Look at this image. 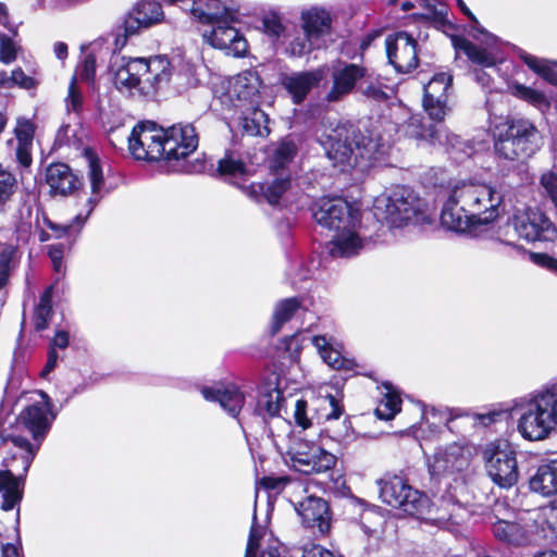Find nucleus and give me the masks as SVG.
<instances>
[{"mask_svg":"<svg viewBox=\"0 0 557 557\" xmlns=\"http://www.w3.org/2000/svg\"><path fill=\"white\" fill-rule=\"evenodd\" d=\"M329 139L327 154L338 164H348L354 158L355 165L364 161V165L368 166L379 161L383 154L384 145L381 143V137L373 138L370 134L362 133L350 121L338 122Z\"/></svg>","mask_w":557,"mask_h":557,"instance_id":"f257e3e1","label":"nucleus"},{"mask_svg":"<svg viewBox=\"0 0 557 557\" xmlns=\"http://www.w3.org/2000/svg\"><path fill=\"white\" fill-rule=\"evenodd\" d=\"M495 153L506 160L530 158L543 146V136L527 119L497 124L493 131Z\"/></svg>","mask_w":557,"mask_h":557,"instance_id":"f03ea898","label":"nucleus"},{"mask_svg":"<svg viewBox=\"0 0 557 557\" xmlns=\"http://www.w3.org/2000/svg\"><path fill=\"white\" fill-rule=\"evenodd\" d=\"M557 425V383L533 396L522 407L518 431L529 441L545 440Z\"/></svg>","mask_w":557,"mask_h":557,"instance_id":"7ed1b4c3","label":"nucleus"},{"mask_svg":"<svg viewBox=\"0 0 557 557\" xmlns=\"http://www.w3.org/2000/svg\"><path fill=\"white\" fill-rule=\"evenodd\" d=\"M481 198L472 185L455 186L441 211V223L455 232H472L487 218H480Z\"/></svg>","mask_w":557,"mask_h":557,"instance_id":"20e7f679","label":"nucleus"},{"mask_svg":"<svg viewBox=\"0 0 557 557\" xmlns=\"http://www.w3.org/2000/svg\"><path fill=\"white\" fill-rule=\"evenodd\" d=\"M377 485L380 498L386 505L417 519H425L431 513L432 502L429 496L413 488L405 475L385 473L377 480Z\"/></svg>","mask_w":557,"mask_h":557,"instance_id":"39448f33","label":"nucleus"},{"mask_svg":"<svg viewBox=\"0 0 557 557\" xmlns=\"http://www.w3.org/2000/svg\"><path fill=\"white\" fill-rule=\"evenodd\" d=\"M387 214L392 224L401 227L408 224L433 225L435 214L411 188L401 187L389 198Z\"/></svg>","mask_w":557,"mask_h":557,"instance_id":"423d86ee","label":"nucleus"},{"mask_svg":"<svg viewBox=\"0 0 557 557\" xmlns=\"http://www.w3.org/2000/svg\"><path fill=\"white\" fill-rule=\"evenodd\" d=\"M471 454L468 447L454 442L444 447H437L428 463L430 480L441 484L443 480L457 481L468 470Z\"/></svg>","mask_w":557,"mask_h":557,"instance_id":"0eeeda50","label":"nucleus"},{"mask_svg":"<svg viewBox=\"0 0 557 557\" xmlns=\"http://www.w3.org/2000/svg\"><path fill=\"white\" fill-rule=\"evenodd\" d=\"M164 127L153 121L137 123L128 138V148L136 160L165 161Z\"/></svg>","mask_w":557,"mask_h":557,"instance_id":"6e6552de","label":"nucleus"},{"mask_svg":"<svg viewBox=\"0 0 557 557\" xmlns=\"http://www.w3.org/2000/svg\"><path fill=\"white\" fill-rule=\"evenodd\" d=\"M490 478L497 486L506 490L518 482L516 450L505 438L490 443Z\"/></svg>","mask_w":557,"mask_h":557,"instance_id":"1a4fd4ad","label":"nucleus"},{"mask_svg":"<svg viewBox=\"0 0 557 557\" xmlns=\"http://www.w3.org/2000/svg\"><path fill=\"white\" fill-rule=\"evenodd\" d=\"M419 44L411 34L406 30H398L385 38V52L388 64L397 73L408 74L419 66L418 57Z\"/></svg>","mask_w":557,"mask_h":557,"instance_id":"9d476101","label":"nucleus"},{"mask_svg":"<svg viewBox=\"0 0 557 557\" xmlns=\"http://www.w3.org/2000/svg\"><path fill=\"white\" fill-rule=\"evenodd\" d=\"M188 172L208 173L211 176L222 180L243 191L245 185L237 182L248 174V168L245 161L236 159L232 150H226L224 156L218 160L214 165L211 159L206 156L197 158L191 164Z\"/></svg>","mask_w":557,"mask_h":557,"instance_id":"9b49d317","label":"nucleus"},{"mask_svg":"<svg viewBox=\"0 0 557 557\" xmlns=\"http://www.w3.org/2000/svg\"><path fill=\"white\" fill-rule=\"evenodd\" d=\"M290 460L296 471L310 475L332 470L336 466L337 457L320 445L300 441L296 443Z\"/></svg>","mask_w":557,"mask_h":557,"instance_id":"f8f14e48","label":"nucleus"},{"mask_svg":"<svg viewBox=\"0 0 557 557\" xmlns=\"http://www.w3.org/2000/svg\"><path fill=\"white\" fill-rule=\"evenodd\" d=\"M165 161L186 160L199 145V134L193 123H175L164 127Z\"/></svg>","mask_w":557,"mask_h":557,"instance_id":"ddd939ff","label":"nucleus"},{"mask_svg":"<svg viewBox=\"0 0 557 557\" xmlns=\"http://www.w3.org/2000/svg\"><path fill=\"white\" fill-rule=\"evenodd\" d=\"M284 403V392L280 387L278 376L268 375L257 385L253 414L260 418L263 423H269L274 418L281 416Z\"/></svg>","mask_w":557,"mask_h":557,"instance_id":"4468645a","label":"nucleus"},{"mask_svg":"<svg viewBox=\"0 0 557 557\" xmlns=\"http://www.w3.org/2000/svg\"><path fill=\"white\" fill-rule=\"evenodd\" d=\"M453 85V75L446 72L435 73L423 87V109L429 117L441 123L447 111L448 90Z\"/></svg>","mask_w":557,"mask_h":557,"instance_id":"2eb2a0df","label":"nucleus"},{"mask_svg":"<svg viewBox=\"0 0 557 557\" xmlns=\"http://www.w3.org/2000/svg\"><path fill=\"white\" fill-rule=\"evenodd\" d=\"M164 20V12L160 2L154 0H139L133 9L125 15L120 28L124 44L128 37L139 33L143 28H149L160 24Z\"/></svg>","mask_w":557,"mask_h":557,"instance_id":"dca6fc26","label":"nucleus"},{"mask_svg":"<svg viewBox=\"0 0 557 557\" xmlns=\"http://www.w3.org/2000/svg\"><path fill=\"white\" fill-rule=\"evenodd\" d=\"M512 231L528 242L554 240L557 230L550 220L537 210L529 209L513 216Z\"/></svg>","mask_w":557,"mask_h":557,"instance_id":"f3484780","label":"nucleus"},{"mask_svg":"<svg viewBox=\"0 0 557 557\" xmlns=\"http://www.w3.org/2000/svg\"><path fill=\"white\" fill-rule=\"evenodd\" d=\"M296 511L306 529H310L320 535L330 533L332 510L324 498L310 495L298 503Z\"/></svg>","mask_w":557,"mask_h":557,"instance_id":"a211bd4d","label":"nucleus"},{"mask_svg":"<svg viewBox=\"0 0 557 557\" xmlns=\"http://www.w3.org/2000/svg\"><path fill=\"white\" fill-rule=\"evenodd\" d=\"M313 218L321 226L336 232L352 226L351 206L341 197L322 199Z\"/></svg>","mask_w":557,"mask_h":557,"instance_id":"6ab92c4d","label":"nucleus"},{"mask_svg":"<svg viewBox=\"0 0 557 557\" xmlns=\"http://www.w3.org/2000/svg\"><path fill=\"white\" fill-rule=\"evenodd\" d=\"M45 182L51 197H69L83 188V177L78 176L65 162H52L45 171Z\"/></svg>","mask_w":557,"mask_h":557,"instance_id":"aec40b11","label":"nucleus"},{"mask_svg":"<svg viewBox=\"0 0 557 557\" xmlns=\"http://www.w3.org/2000/svg\"><path fill=\"white\" fill-rule=\"evenodd\" d=\"M173 65L168 55L157 54L146 58L144 85L140 92L145 96H156L169 86L173 74Z\"/></svg>","mask_w":557,"mask_h":557,"instance_id":"412c9836","label":"nucleus"},{"mask_svg":"<svg viewBox=\"0 0 557 557\" xmlns=\"http://www.w3.org/2000/svg\"><path fill=\"white\" fill-rule=\"evenodd\" d=\"M495 521L490 520L493 525V534L496 540L505 544L522 545L527 541L523 528L513 521H509L507 517L512 515L509 505L506 502L496 500L492 507Z\"/></svg>","mask_w":557,"mask_h":557,"instance_id":"4be33fe9","label":"nucleus"},{"mask_svg":"<svg viewBox=\"0 0 557 557\" xmlns=\"http://www.w3.org/2000/svg\"><path fill=\"white\" fill-rule=\"evenodd\" d=\"M367 74L368 69L362 64L344 62L342 67L332 72V87L325 96L326 101L336 102L351 94Z\"/></svg>","mask_w":557,"mask_h":557,"instance_id":"5701e85b","label":"nucleus"},{"mask_svg":"<svg viewBox=\"0 0 557 557\" xmlns=\"http://www.w3.org/2000/svg\"><path fill=\"white\" fill-rule=\"evenodd\" d=\"M292 188L290 174L274 175L271 182L251 183L243 187V193L256 202L277 206L283 195Z\"/></svg>","mask_w":557,"mask_h":557,"instance_id":"b1692460","label":"nucleus"},{"mask_svg":"<svg viewBox=\"0 0 557 557\" xmlns=\"http://www.w3.org/2000/svg\"><path fill=\"white\" fill-rule=\"evenodd\" d=\"M201 395L208 401L219 403L233 418H237L245 405L244 392L234 383H219L214 386H203Z\"/></svg>","mask_w":557,"mask_h":557,"instance_id":"393cba45","label":"nucleus"},{"mask_svg":"<svg viewBox=\"0 0 557 557\" xmlns=\"http://www.w3.org/2000/svg\"><path fill=\"white\" fill-rule=\"evenodd\" d=\"M454 48L467 57L469 75L482 87L487 85V48L478 46L467 38H454Z\"/></svg>","mask_w":557,"mask_h":557,"instance_id":"a878e982","label":"nucleus"},{"mask_svg":"<svg viewBox=\"0 0 557 557\" xmlns=\"http://www.w3.org/2000/svg\"><path fill=\"white\" fill-rule=\"evenodd\" d=\"M323 79L322 70L304 71L286 75L282 78V85L289 94L294 104L302 103L309 92L318 87Z\"/></svg>","mask_w":557,"mask_h":557,"instance_id":"bb28decb","label":"nucleus"},{"mask_svg":"<svg viewBox=\"0 0 557 557\" xmlns=\"http://www.w3.org/2000/svg\"><path fill=\"white\" fill-rule=\"evenodd\" d=\"M49 407V403H35L26 406L17 417L18 423L32 434L34 441L45 438L50 429Z\"/></svg>","mask_w":557,"mask_h":557,"instance_id":"cd10ccee","label":"nucleus"},{"mask_svg":"<svg viewBox=\"0 0 557 557\" xmlns=\"http://www.w3.org/2000/svg\"><path fill=\"white\" fill-rule=\"evenodd\" d=\"M190 13L205 25L237 21L234 11L227 8L222 0H195Z\"/></svg>","mask_w":557,"mask_h":557,"instance_id":"c85d7f7f","label":"nucleus"},{"mask_svg":"<svg viewBox=\"0 0 557 557\" xmlns=\"http://www.w3.org/2000/svg\"><path fill=\"white\" fill-rule=\"evenodd\" d=\"M26 473L15 475L10 469L0 470L1 509L10 511L18 506L24 496Z\"/></svg>","mask_w":557,"mask_h":557,"instance_id":"c756f323","label":"nucleus"},{"mask_svg":"<svg viewBox=\"0 0 557 557\" xmlns=\"http://www.w3.org/2000/svg\"><path fill=\"white\" fill-rule=\"evenodd\" d=\"M146 58H128L115 72L114 84L119 89L132 90L144 85Z\"/></svg>","mask_w":557,"mask_h":557,"instance_id":"7c9ffc66","label":"nucleus"},{"mask_svg":"<svg viewBox=\"0 0 557 557\" xmlns=\"http://www.w3.org/2000/svg\"><path fill=\"white\" fill-rule=\"evenodd\" d=\"M329 253L334 258H350L362 249V240L356 232L339 231L326 244Z\"/></svg>","mask_w":557,"mask_h":557,"instance_id":"2f4dec72","label":"nucleus"},{"mask_svg":"<svg viewBox=\"0 0 557 557\" xmlns=\"http://www.w3.org/2000/svg\"><path fill=\"white\" fill-rule=\"evenodd\" d=\"M529 484L531 491L541 495L557 494V459L539 466Z\"/></svg>","mask_w":557,"mask_h":557,"instance_id":"473e14b6","label":"nucleus"},{"mask_svg":"<svg viewBox=\"0 0 557 557\" xmlns=\"http://www.w3.org/2000/svg\"><path fill=\"white\" fill-rule=\"evenodd\" d=\"M302 29L307 36L318 39L331 30L332 18L324 9L312 8L301 13Z\"/></svg>","mask_w":557,"mask_h":557,"instance_id":"72a5a7b5","label":"nucleus"},{"mask_svg":"<svg viewBox=\"0 0 557 557\" xmlns=\"http://www.w3.org/2000/svg\"><path fill=\"white\" fill-rule=\"evenodd\" d=\"M263 534V527L258 524L257 512L255 511L244 557H281L280 547L274 544H268L263 549H261L259 556H257Z\"/></svg>","mask_w":557,"mask_h":557,"instance_id":"f704fd0d","label":"nucleus"},{"mask_svg":"<svg viewBox=\"0 0 557 557\" xmlns=\"http://www.w3.org/2000/svg\"><path fill=\"white\" fill-rule=\"evenodd\" d=\"M269 115L258 107L251 108L242 117V132L243 135L252 137H268L271 133L269 127Z\"/></svg>","mask_w":557,"mask_h":557,"instance_id":"c9c22d12","label":"nucleus"},{"mask_svg":"<svg viewBox=\"0 0 557 557\" xmlns=\"http://www.w3.org/2000/svg\"><path fill=\"white\" fill-rule=\"evenodd\" d=\"M298 153V147L294 139L283 138L275 148L270 160V171L273 175L284 174L285 168L293 162Z\"/></svg>","mask_w":557,"mask_h":557,"instance_id":"e433bc0d","label":"nucleus"},{"mask_svg":"<svg viewBox=\"0 0 557 557\" xmlns=\"http://www.w3.org/2000/svg\"><path fill=\"white\" fill-rule=\"evenodd\" d=\"M386 393L380 405L374 409L377 419L388 421L392 420L401 410V397L399 392L391 382L383 383Z\"/></svg>","mask_w":557,"mask_h":557,"instance_id":"4c0bfd02","label":"nucleus"},{"mask_svg":"<svg viewBox=\"0 0 557 557\" xmlns=\"http://www.w3.org/2000/svg\"><path fill=\"white\" fill-rule=\"evenodd\" d=\"M260 85L261 78L258 72L249 69L237 74L233 89L238 99L247 100L259 94Z\"/></svg>","mask_w":557,"mask_h":557,"instance_id":"58836bf2","label":"nucleus"},{"mask_svg":"<svg viewBox=\"0 0 557 557\" xmlns=\"http://www.w3.org/2000/svg\"><path fill=\"white\" fill-rule=\"evenodd\" d=\"M300 307L301 301L298 297H289L280 301L273 313L270 334L272 336L276 335L282 330L283 325L294 317Z\"/></svg>","mask_w":557,"mask_h":557,"instance_id":"ea45409f","label":"nucleus"},{"mask_svg":"<svg viewBox=\"0 0 557 557\" xmlns=\"http://www.w3.org/2000/svg\"><path fill=\"white\" fill-rule=\"evenodd\" d=\"M523 62L537 75L543 77L552 85H557V63L545 59H540L524 51L520 53Z\"/></svg>","mask_w":557,"mask_h":557,"instance_id":"a19ab883","label":"nucleus"},{"mask_svg":"<svg viewBox=\"0 0 557 557\" xmlns=\"http://www.w3.org/2000/svg\"><path fill=\"white\" fill-rule=\"evenodd\" d=\"M83 154L88 162V177L91 193L94 195L99 194L104 183L101 160L96 150L91 147L84 148Z\"/></svg>","mask_w":557,"mask_h":557,"instance_id":"79ce46f5","label":"nucleus"},{"mask_svg":"<svg viewBox=\"0 0 557 557\" xmlns=\"http://www.w3.org/2000/svg\"><path fill=\"white\" fill-rule=\"evenodd\" d=\"M232 23L212 24L213 28L210 34V44L219 49H227L232 47L236 39L240 37V32L231 25Z\"/></svg>","mask_w":557,"mask_h":557,"instance_id":"37998d69","label":"nucleus"},{"mask_svg":"<svg viewBox=\"0 0 557 557\" xmlns=\"http://www.w3.org/2000/svg\"><path fill=\"white\" fill-rule=\"evenodd\" d=\"M487 419V413H458L451 416L446 421V428L455 434H462L467 431L468 428H475L478 424L487 425L485 420Z\"/></svg>","mask_w":557,"mask_h":557,"instance_id":"c03bdc74","label":"nucleus"},{"mask_svg":"<svg viewBox=\"0 0 557 557\" xmlns=\"http://www.w3.org/2000/svg\"><path fill=\"white\" fill-rule=\"evenodd\" d=\"M18 190V182L16 175L9 171L0 163V210L3 211L5 206L12 201L14 195Z\"/></svg>","mask_w":557,"mask_h":557,"instance_id":"a18cd8bd","label":"nucleus"},{"mask_svg":"<svg viewBox=\"0 0 557 557\" xmlns=\"http://www.w3.org/2000/svg\"><path fill=\"white\" fill-rule=\"evenodd\" d=\"M1 438L2 443L11 442L15 447H18L25 451L23 455H21V459L23 463V471L27 473L36 456L38 447L35 448L26 437L21 435L1 433Z\"/></svg>","mask_w":557,"mask_h":557,"instance_id":"49530a36","label":"nucleus"},{"mask_svg":"<svg viewBox=\"0 0 557 557\" xmlns=\"http://www.w3.org/2000/svg\"><path fill=\"white\" fill-rule=\"evenodd\" d=\"M314 345L319 348L322 359L332 368L341 370L346 368L345 362L347 361L342 357L341 352L329 344L324 336H314Z\"/></svg>","mask_w":557,"mask_h":557,"instance_id":"de8ad7c7","label":"nucleus"},{"mask_svg":"<svg viewBox=\"0 0 557 557\" xmlns=\"http://www.w3.org/2000/svg\"><path fill=\"white\" fill-rule=\"evenodd\" d=\"M423 7L429 11L428 13H414L413 17L418 21L436 26L437 14L447 16L448 7L446 3H441L438 0H423Z\"/></svg>","mask_w":557,"mask_h":557,"instance_id":"09e8293b","label":"nucleus"},{"mask_svg":"<svg viewBox=\"0 0 557 557\" xmlns=\"http://www.w3.org/2000/svg\"><path fill=\"white\" fill-rule=\"evenodd\" d=\"M87 218L81 214L76 215L73 223L61 225L51 221L48 216H44L45 225L54 232L57 238L71 236L73 232L79 233Z\"/></svg>","mask_w":557,"mask_h":557,"instance_id":"8fccbe9b","label":"nucleus"},{"mask_svg":"<svg viewBox=\"0 0 557 557\" xmlns=\"http://www.w3.org/2000/svg\"><path fill=\"white\" fill-rule=\"evenodd\" d=\"M261 22L263 33L274 40H277L286 30L280 14L275 11H269L264 14Z\"/></svg>","mask_w":557,"mask_h":557,"instance_id":"3c124183","label":"nucleus"},{"mask_svg":"<svg viewBox=\"0 0 557 557\" xmlns=\"http://www.w3.org/2000/svg\"><path fill=\"white\" fill-rule=\"evenodd\" d=\"M322 408L325 411L324 418L326 421L338 420L345 412L343 397L337 395L326 394L321 398Z\"/></svg>","mask_w":557,"mask_h":557,"instance_id":"603ef678","label":"nucleus"},{"mask_svg":"<svg viewBox=\"0 0 557 557\" xmlns=\"http://www.w3.org/2000/svg\"><path fill=\"white\" fill-rule=\"evenodd\" d=\"M14 250L11 247L3 248L0 252V292L10 283Z\"/></svg>","mask_w":557,"mask_h":557,"instance_id":"864d4df0","label":"nucleus"},{"mask_svg":"<svg viewBox=\"0 0 557 557\" xmlns=\"http://www.w3.org/2000/svg\"><path fill=\"white\" fill-rule=\"evenodd\" d=\"M36 133V125L28 119H18L14 128L17 144L33 145Z\"/></svg>","mask_w":557,"mask_h":557,"instance_id":"5fc2aeb1","label":"nucleus"},{"mask_svg":"<svg viewBox=\"0 0 557 557\" xmlns=\"http://www.w3.org/2000/svg\"><path fill=\"white\" fill-rule=\"evenodd\" d=\"M515 95L536 107H541L543 104H547V100L545 95L536 89L531 87H527L521 84H517L513 86Z\"/></svg>","mask_w":557,"mask_h":557,"instance_id":"6e6d98bb","label":"nucleus"},{"mask_svg":"<svg viewBox=\"0 0 557 557\" xmlns=\"http://www.w3.org/2000/svg\"><path fill=\"white\" fill-rule=\"evenodd\" d=\"M66 107L69 110L79 114L83 111V95L77 87L76 77L73 76L67 90Z\"/></svg>","mask_w":557,"mask_h":557,"instance_id":"4d7b16f0","label":"nucleus"},{"mask_svg":"<svg viewBox=\"0 0 557 557\" xmlns=\"http://www.w3.org/2000/svg\"><path fill=\"white\" fill-rule=\"evenodd\" d=\"M311 39L312 37L307 36V34H305L304 36L295 37L289 42V46L287 48L289 55L294 58H300L304 57L305 54L310 53L312 50L310 42Z\"/></svg>","mask_w":557,"mask_h":557,"instance_id":"13d9d810","label":"nucleus"},{"mask_svg":"<svg viewBox=\"0 0 557 557\" xmlns=\"http://www.w3.org/2000/svg\"><path fill=\"white\" fill-rule=\"evenodd\" d=\"M10 79L12 87L18 86L25 90L34 89L37 86V81L34 77L26 75L21 66L12 70Z\"/></svg>","mask_w":557,"mask_h":557,"instance_id":"bf43d9fd","label":"nucleus"},{"mask_svg":"<svg viewBox=\"0 0 557 557\" xmlns=\"http://www.w3.org/2000/svg\"><path fill=\"white\" fill-rule=\"evenodd\" d=\"M294 420L295 424L302 430H307L312 425L311 419L308 417V401L305 398L296 400Z\"/></svg>","mask_w":557,"mask_h":557,"instance_id":"052dcab7","label":"nucleus"},{"mask_svg":"<svg viewBox=\"0 0 557 557\" xmlns=\"http://www.w3.org/2000/svg\"><path fill=\"white\" fill-rule=\"evenodd\" d=\"M53 309L45 307H35L33 324L36 332H41L48 329L49 321L52 318Z\"/></svg>","mask_w":557,"mask_h":557,"instance_id":"680f3d73","label":"nucleus"},{"mask_svg":"<svg viewBox=\"0 0 557 557\" xmlns=\"http://www.w3.org/2000/svg\"><path fill=\"white\" fill-rule=\"evenodd\" d=\"M435 18H436L435 28L443 32L446 36H448L451 40L453 46H454V38H465L463 36H460L457 34L459 26L454 24L453 22H450L447 16L437 14L435 16Z\"/></svg>","mask_w":557,"mask_h":557,"instance_id":"e2e57ef3","label":"nucleus"},{"mask_svg":"<svg viewBox=\"0 0 557 557\" xmlns=\"http://www.w3.org/2000/svg\"><path fill=\"white\" fill-rule=\"evenodd\" d=\"M0 60L4 64L13 62L17 57L14 42L7 35H2V37L0 38Z\"/></svg>","mask_w":557,"mask_h":557,"instance_id":"0e129e2a","label":"nucleus"},{"mask_svg":"<svg viewBox=\"0 0 557 557\" xmlns=\"http://www.w3.org/2000/svg\"><path fill=\"white\" fill-rule=\"evenodd\" d=\"M541 185L557 207V175L553 172H546L541 176Z\"/></svg>","mask_w":557,"mask_h":557,"instance_id":"69168bd1","label":"nucleus"},{"mask_svg":"<svg viewBox=\"0 0 557 557\" xmlns=\"http://www.w3.org/2000/svg\"><path fill=\"white\" fill-rule=\"evenodd\" d=\"M287 483H289L288 476L264 475L258 481V484L265 491L283 490Z\"/></svg>","mask_w":557,"mask_h":557,"instance_id":"338daca9","label":"nucleus"},{"mask_svg":"<svg viewBox=\"0 0 557 557\" xmlns=\"http://www.w3.org/2000/svg\"><path fill=\"white\" fill-rule=\"evenodd\" d=\"M505 211L503 198L490 188V225L500 214L505 213Z\"/></svg>","mask_w":557,"mask_h":557,"instance_id":"774afa93","label":"nucleus"}]
</instances>
